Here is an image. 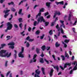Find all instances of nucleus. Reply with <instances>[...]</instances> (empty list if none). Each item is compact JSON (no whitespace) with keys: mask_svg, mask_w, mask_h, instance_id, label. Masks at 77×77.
Segmentation results:
<instances>
[{"mask_svg":"<svg viewBox=\"0 0 77 77\" xmlns=\"http://www.w3.org/2000/svg\"><path fill=\"white\" fill-rule=\"evenodd\" d=\"M7 51L3 49H2L0 51V56L3 57H7V58L9 57L11 55V53H10L9 54H8V52L5 55H3V54H5L6 53Z\"/></svg>","mask_w":77,"mask_h":77,"instance_id":"nucleus-1","label":"nucleus"},{"mask_svg":"<svg viewBox=\"0 0 77 77\" xmlns=\"http://www.w3.org/2000/svg\"><path fill=\"white\" fill-rule=\"evenodd\" d=\"M37 21H38V23H39L40 22V23L42 22H43V23H45V19L44 18V17H43V16H41L38 17Z\"/></svg>","mask_w":77,"mask_h":77,"instance_id":"nucleus-2","label":"nucleus"},{"mask_svg":"<svg viewBox=\"0 0 77 77\" xmlns=\"http://www.w3.org/2000/svg\"><path fill=\"white\" fill-rule=\"evenodd\" d=\"M24 48L22 47L21 49V51L19 54L18 56L19 57H21V58H23V57H24V55L23 54H22V53H24Z\"/></svg>","mask_w":77,"mask_h":77,"instance_id":"nucleus-3","label":"nucleus"},{"mask_svg":"<svg viewBox=\"0 0 77 77\" xmlns=\"http://www.w3.org/2000/svg\"><path fill=\"white\" fill-rule=\"evenodd\" d=\"M8 29L11 30L12 27V24L11 23V22H8L7 24Z\"/></svg>","mask_w":77,"mask_h":77,"instance_id":"nucleus-4","label":"nucleus"},{"mask_svg":"<svg viewBox=\"0 0 77 77\" xmlns=\"http://www.w3.org/2000/svg\"><path fill=\"white\" fill-rule=\"evenodd\" d=\"M67 65H68V66H70L71 65V63H65L64 66V68H66L67 67Z\"/></svg>","mask_w":77,"mask_h":77,"instance_id":"nucleus-5","label":"nucleus"},{"mask_svg":"<svg viewBox=\"0 0 77 77\" xmlns=\"http://www.w3.org/2000/svg\"><path fill=\"white\" fill-rule=\"evenodd\" d=\"M60 15V12L58 13L57 12H56L54 13V15L53 17V18H55V17H56V15Z\"/></svg>","mask_w":77,"mask_h":77,"instance_id":"nucleus-6","label":"nucleus"},{"mask_svg":"<svg viewBox=\"0 0 77 77\" xmlns=\"http://www.w3.org/2000/svg\"><path fill=\"white\" fill-rule=\"evenodd\" d=\"M52 66H53L54 68V69H56L57 72L59 71V66H54V65H53L52 64Z\"/></svg>","mask_w":77,"mask_h":77,"instance_id":"nucleus-7","label":"nucleus"},{"mask_svg":"<svg viewBox=\"0 0 77 77\" xmlns=\"http://www.w3.org/2000/svg\"><path fill=\"white\" fill-rule=\"evenodd\" d=\"M53 72H54V70H53V69H51L49 73L50 77H52L53 74Z\"/></svg>","mask_w":77,"mask_h":77,"instance_id":"nucleus-8","label":"nucleus"},{"mask_svg":"<svg viewBox=\"0 0 77 77\" xmlns=\"http://www.w3.org/2000/svg\"><path fill=\"white\" fill-rule=\"evenodd\" d=\"M35 72L36 73V74H38V75H39L40 74V72H41V71H39V69H37L35 71Z\"/></svg>","mask_w":77,"mask_h":77,"instance_id":"nucleus-9","label":"nucleus"},{"mask_svg":"<svg viewBox=\"0 0 77 77\" xmlns=\"http://www.w3.org/2000/svg\"><path fill=\"white\" fill-rule=\"evenodd\" d=\"M40 62L42 63H44V59L43 58H40Z\"/></svg>","mask_w":77,"mask_h":77,"instance_id":"nucleus-10","label":"nucleus"},{"mask_svg":"<svg viewBox=\"0 0 77 77\" xmlns=\"http://www.w3.org/2000/svg\"><path fill=\"white\" fill-rule=\"evenodd\" d=\"M46 48V47H45V45H44L41 48L42 49V50H43V51H44Z\"/></svg>","mask_w":77,"mask_h":77,"instance_id":"nucleus-11","label":"nucleus"},{"mask_svg":"<svg viewBox=\"0 0 77 77\" xmlns=\"http://www.w3.org/2000/svg\"><path fill=\"white\" fill-rule=\"evenodd\" d=\"M50 3L46 2V6H47L48 8H49L50 7Z\"/></svg>","mask_w":77,"mask_h":77,"instance_id":"nucleus-12","label":"nucleus"},{"mask_svg":"<svg viewBox=\"0 0 77 77\" xmlns=\"http://www.w3.org/2000/svg\"><path fill=\"white\" fill-rule=\"evenodd\" d=\"M56 28L57 29H58V31H59V32H60V27L59 26V24H57L56 26Z\"/></svg>","mask_w":77,"mask_h":77,"instance_id":"nucleus-13","label":"nucleus"},{"mask_svg":"<svg viewBox=\"0 0 77 77\" xmlns=\"http://www.w3.org/2000/svg\"><path fill=\"white\" fill-rule=\"evenodd\" d=\"M45 26L46 27V26H48V25L49 24V22H45Z\"/></svg>","mask_w":77,"mask_h":77,"instance_id":"nucleus-14","label":"nucleus"},{"mask_svg":"<svg viewBox=\"0 0 77 77\" xmlns=\"http://www.w3.org/2000/svg\"><path fill=\"white\" fill-rule=\"evenodd\" d=\"M39 50H40V49L39 48H36V52H37V54H38V53H39Z\"/></svg>","mask_w":77,"mask_h":77,"instance_id":"nucleus-15","label":"nucleus"},{"mask_svg":"<svg viewBox=\"0 0 77 77\" xmlns=\"http://www.w3.org/2000/svg\"><path fill=\"white\" fill-rule=\"evenodd\" d=\"M65 57H67V58H69V55L68 54V53H66V51H65Z\"/></svg>","mask_w":77,"mask_h":77,"instance_id":"nucleus-16","label":"nucleus"},{"mask_svg":"<svg viewBox=\"0 0 77 77\" xmlns=\"http://www.w3.org/2000/svg\"><path fill=\"white\" fill-rule=\"evenodd\" d=\"M42 72L43 74H44V75H45V69L44 68V67H42Z\"/></svg>","mask_w":77,"mask_h":77,"instance_id":"nucleus-17","label":"nucleus"},{"mask_svg":"<svg viewBox=\"0 0 77 77\" xmlns=\"http://www.w3.org/2000/svg\"><path fill=\"white\" fill-rule=\"evenodd\" d=\"M45 10V9H44V8H42L39 11V13L41 14V12H44V10Z\"/></svg>","mask_w":77,"mask_h":77,"instance_id":"nucleus-18","label":"nucleus"},{"mask_svg":"<svg viewBox=\"0 0 77 77\" xmlns=\"http://www.w3.org/2000/svg\"><path fill=\"white\" fill-rule=\"evenodd\" d=\"M8 45H13L14 46L15 45V43L13 42L10 43L8 44Z\"/></svg>","mask_w":77,"mask_h":77,"instance_id":"nucleus-19","label":"nucleus"},{"mask_svg":"<svg viewBox=\"0 0 77 77\" xmlns=\"http://www.w3.org/2000/svg\"><path fill=\"white\" fill-rule=\"evenodd\" d=\"M10 11V10H7L6 11L5 10H4V12H5V14H6L7 13H8Z\"/></svg>","mask_w":77,"mask_h":77,"instance_id":"nucleus-20","label":"nucleus"},{"mask_svg":"<svg viewBox=\"0 0 77 77\" xmlns=\"http://www.w3.org/2000/svg\"><path fill=\"white\" fill-rule=\"evenodd\" d=\"M55 46L56 47H58L60 46V44H58V42H56Z\"/></svg>","mask_w":77,"mask_h":77,"instance_id":"nucleus-21","label":"nucleus"},{"mask_svg":"<svg viewBox=\"0 0 77 77\" xmlns=\"http://www.w3.org/2000/svg\"><path fill=\"white\" fill-rule=\"evenodd\" d=\"M71 14H69V17H68V21H71Z\"/></svg>","mask_w":77,"mask_h":77,"instance_id":"nucleus-22","label":"nucleus"},{"mask_svg":"<svg viewBox=\"0 0 77 77\" xmlns=\"http://www.w3.org/2000/svg\"><path fill=\"white\" fill-rule=\"evenodd\" d=\"M60 22L61 23V24H62V25H61L60 27H62V26H63L64 25V24H63V23L64 22V21H63L62 20H60Z\"/></svg>","mask_w":77,"mask_h":77,"instance_id":"nucleus-23","label":"nucleus"},{"mask_svg":"<svg viewBox=\"0 0 77 77\" xmlns=\"http://www.w3.org/2000/svg\"><path fill=\"white\" fill-rule=\"evenodd\" d=\"M41 14L40 13H38V14H37L36 15V19H37V18H38V17H40V16H41Z\"/></svg>","mask_w":77,"mask_h":77,"instance_id":"nucleus-24","label":"nucleus"},{"mask_svg":"<svg viewBox=\"0 0 77 77\" xmlns=\"http://www.w3.org/2000/svg\"><path fill=\"white\" fill-rule=\"evenodd\" d=\"M8 5H14V3L13 2H11L8 3Z\"/></svg>","mask_w":77,"mask_h":77,"instance_id":"nucleus-25","label":"nucleus"},{"mask_svg":"<svg viewBox=\"0 0 77 77\" xmlns=\"http://www.w3.org/2000/svg\"><path fill=\"white\" fill-rule=\"evenodd\" d=\"M26 47H27V48H28V47H30V44H29V43L27 42L26 44Z\"/></svg>","mask_w":77,"mask_h":77,"instance_id":"nucleus-26","label":"nucleus"},{"mask_svg":"<svg viewBox=\"0 0 77 77\" xmlns=\"http://www.w3.org/2000/svg\"><path fill=\"white\" fill-rule=\"evenodd\" d=\"M49 33L50 35H52L53 34V32L52 31V30H50L49 32Z\"/></svg>","mask_w":77,"mask_h":77,"instance_id":"nucleus-27","label":"nucleus"},{"mask_svg":"<svg viewBox=\"0 0 77 77\" xmlns=\"http://www.w3.org/2000/svg\"><path fill=\"white\" fill-rule=\"evenodd\" d=\"M11 73V71H9L6 74V77H8V75H9V74Z\"/></svg>","mask_w":77,"mask_h":77,"instance_id":"nucleus-28","label":"nucleus"},{"mask_svg":"<svg viewBox=\"0 0 77 77\" xmlns=\"http://www.w3.org/2000/svg\"><path fill=\"white\" fill-rule=\"evenodd\" d=\"M23 19L22 18H19L18 19V20L19 23H21L22 22Z\"/></svg>","mask_w":77,"mask_h":77,"instance_id":"nucleus-29","label":"nucleus"},{"mask_svg":"<svg viewBox=\"0 0 77 77\" xmlns=\"http://www.w3.org/2000/svg\"><path fill=\"white\" fill-rule=\"evenodd\" d=\"M39 33H40V31H39V30H38L35 32V34L36 35H39Z\"/></svg>","mask_w":77,"mask_h":77,"instance_id":"nucleus-30","label":"nucleus"},{"mask_svg":"<svg viewBox=\"0 0 77 77\" xmlns=\"http://www.w3.org/2000/svg\"><path fill=\"white\" fill-rule=\"evenodd\" d=\"M65 43H68L69 42V40L65 39L64 41Z\"/></svg>","mask_w":77,"mask_h":77,"instance_id":"nucleus-31","label":"nucleus"},{"mask_svg":"<svg viewBox=\"0 0 77 77\" xmlns=\"http://www.w3.org/2000/svg\"><path fill=\"white\" fill-rule=\"evenodd\" d=\"M1 48H3V47H4L5 46H6V45L5 44H1Z\"/></svg>","mask_w":77,"mask_h":77,"instance_id":"nucleus-32","label":"nucleus"},{"mask_svg":"<svg viewBox=\"0 0 77 77\" xmlns=\"http://www.w3.org/2000/svg\"><path fill=\"white\" fill-rule=\"evenodd\" d=\"M8 15H9V14L8 13L7 14H5L4 15V18H7V17H8Z\"/></svg>","mask_w":77,"mask_h":77,"instance_id":"nucleus-33","label":"nucleus"},{"mask_svg":"<svg viewBox=\"0 0 77 77\" xmlns=\"http://www.w3.org/2000/svg\"><path fill=\"white\" fill-rule=\"evenodd\" d=\"M21 12H22V9H20L19 11V12H18L19 14V15H21Z\"/></svg>","mask_w":77,"mask_h":77,"instance_id":"nucleus-34","label":"nucleus"},{"mask_svg":"<svg viewBox=\"0 0 77 77\" xmlns=\"http://www.w3.org/2000/svg\"><path fill=\"white\" fill-rule=\"evenodd\" d=\"M60 31L61 33H62V34H63V33H64V32H63V28H61Z\"/></svg>","mask_w":77,"mask_h":77,"instance_id":"nucleus-35","label":"nucleus"},{"mask_svg":"<svg viewBox=\"0 0 77 77\" xmlns=\"http://www.w3.org/2000/svg\"><path fill=\"white\" fill-rule=\"evenodd\" d=\"M36 24H37V21H35L33 23V26H36Z\"/></svg>","mask_w":77,"mask_h":77,"instance_id":"nucleus-36","label":"nucleus"},{"mask_svg":"<svg viewBox=\"0 0 77 77\" xmlns=\"http://www.w3.org/2000/svg\"><path fill=\"white\" fill-rule=\"evenodd\" d=\"M61 57L63 58L62 60H64L65 59V56L63 55H61Z\"/></svg>","mask_w":77,"mask_h":77,"instance_id":"nucleus-37","label":"nucleus"},{"mask_svg":"<svg viewBox=\"0 0 77 77\" xmlns=\"http://www.w3.org/2000/svg\"><path fill=\"white\" fill-rule=\"evenodd\" d=\"M44 15H45V17H46V16H47V15H49V13H48V12H47L46 13H45L44 14Z\"/></svg>","mask_w":77,"mask_h":77,"instance_id":"nucleus-38","label":"nucleus"},{"mask_svg":"<svg viewBox=\"0 0 77 77\" xmlns=\"http://www.w3.org/2000/svg\"><path fill=\"white\" fill-rule=\"evenodd\" d=\"M11 11H12V12H15V11H16L15 9L14 8H11Z\"/></svg>","mask_w":77,"mask_h":77,"instance_id":"nucleus-39","label":"nucleus"},{"mask_svg":"<svg viewBox=\"0 0 77 77\" xmlns=\"http://www.w3.org/2000/svg\"><path fill=\"white\" fill-rule=\"evenodd\" d=\"M35 39L34 38H33L32 39H29V42H32V41H33Z\"/></svg>","mask_w":77,"mask_h":77,"instance_id":"nucleus-40","label":"nucleus"},{"mask_svg":"<svg viewBox=\"0 0 77 77\" xmlns=\"http://www.w3.org/2000/svg\"><path fill=\"white\" fill-rule=\"evenodd\" d=\"M77 66H75L74 68H73V70H74V71H75V70H77Z\"/></svg>","mask_w":77,"mask_h":77,"instance_id":"nucleus-41","label":"nucleus"},{"mask_svg":"<svg viewBox=\"0 0 77 77\" xmlns=\"http://www.w3.org/2000/svg\"><path fill=\"white\" fill-rule=\"evenodd\" d=\"M8 61H6L5 62V66H6V67H7V66H8Z\"/></svg>","mask_w":77,"mask_h":77,"instance_id":"nucleus-42","label":"nucleus"},{"mask_svg":"<svg viewBox=\"0 0 77 77\" xmlns=\"http://www.w3.org/2000/svg\"><path fill=\"white\" fill-rule=\"evenodd\" d=\"M36 56H37V55L36 54H34L33 56V59H36Z\"/></svg>","mask_w":77,"mask_h":77,"instance_id":"nucleus-43","label":"nucleus"},{"mask_svg":"<svg viewBox=\"0 0 77 77\" xmlns=\"http://www.w3.org/2000/svg\"><path fill=\"white\" fill-rule=\"evenodd\" d=\"M45 61L46 62H47V64H49V61H48L46 59H44Z\"/></svg>","mask_w":77,"mask_h":77,"instance_id":"nucleus-44","label":"nucleus"},{"mask_svg":"<svg viewBox=\"0 0 77 77\" xmlns=\"http://www.w3.org/2000/svg\"><path fill=\"white\" fill-rule=\"evenodd\" d=\"M44 34H43L42 36H40V39H43V38H44Z\"/></svg>","mask_w":77,"mask_h":77,"instance_id":"nucleus-45","label":"nucleus"},{"mask_svg":"<svg viewBox=\"0 0 77 77\" xmlns=\"http://www.w3.org/2000/svg\"><path fill=\"white\" fill-rule=\"evenodd\" d=\"M11 38V36H7V38H8L7 40H9V39H10V38Z\"/></svg>","mask_w":77,"mask_h":77,"instance_id":"nucleus-46","label":"nucleus"},{"mask_svg":"<svg viewBox=\"0 0 77 77\" xmlns=\"http://www.w3.org/2000/svg\"><path fill=\"white\" fill-rule=\"evenodd\" d=\"M14 26L15 28H18V26L17 24H15L14 25Z\"/></svg>","mask_w":77,"mask_h":77,"instance_id":"nucleus-47","label":"nucleus"},{"mask_svg":"<svg viewBox=\"0 0 77 77\" xmlns=\"http://www.w3.org/2000/svg\"><path fill=\"white\" fill-rule=\"evenodd\" d=\"M47 51H48V50H50V46H47Z\"/></svg>","mask_w":77,"mask_h":77,"instance_id":"nucleus-48","label":"nucleus"},{"mask_svg":"<svg viewBox=\"0 0 77 77\" xmlns=\"http://www.w3.org/2000/svg\"><path fill=\"white\" fill-rule=\"evenodd\" d=\"M28 30L29 32H30V31H31V30H32V28L29 27L28 28Z\"/></svg>","mask_w":77,"mask_h":77,"instance_id":"nucleus-49","label":"nucleus"},{"mask_svg":"<svg viewBox=\"0 0 77 77\" xmlns=\"http://www.w3.org/2000/svg\"><path fill=\"white\" fill-rule=\"evenodd\" d=\"M63 3H64L63 1L60 2V5H63Z\"/></svg>","mask_w":77,"mask_h":77,"instance_id":"nucleus-50","label":"nucleus"},{"mask_svg":"<svg viewBox=\"0 0 77 77\" xmlns=\"http://www.w3.org/2000/svg\"><path fill=\"white\" fill-rule=\"evenodd\" d=\"M73 73V70L72 69L70 71L69 74H72V73Z\"/></svg>","mask_w":77,"mask_h":77,"instance_id":"nucleus-51","label":"nucleus"},{"mask_svg":"<svg viewBox=\"0 0 77 77\" xmlns=\"http://www.w3.org/2000/svg\"><path fill=\"white\" fill-rule=\"evenodd\" d=\"M40 77V76L38 75H37V74H35L34 75V77Z\"/></svg>","mask_w":77,"mask_h":77,"instance_id":"nucleus-52","label":"nucleus"},{"mask_svg":"<svg viewBox=\"0 0 77 77\" xmlns=\"http://www.w3.org/2000/svg\"><path fill=\"white\" fill-rule=\"evenodd\" d=\"M30 39V37H29V36H28V37H27L26 38V40L27 41H29V39Z\"/></svg>","mask_w":77,"mask_h":77,"instance_id":"nucleus-53","label":"nucleus"},{"mask_svg":"<svg viewBox=\"0 0 77 77\" xmlns=\"http://www.w3.org/2000/svg\"><path fill=\"white\" fill-rule=\"evenodd\" d=\"M19 27L20 28L22 29V23H20L19 24Z\"/></svg>","mask_w":77,"mask_h":77,"instance_id":"nucleus-54","label":"nucleus"},{"mask_svg":"<svg viewBox=\"0 0 77 77\" xmlns=\"http://www.w3.org/2000/svg\"><path fill=\"white\" fill-rule=\"evenodd\" d=\"M60 68H61V69H62L63 70H64V67L63 68V67H62V66H60Z\"/></svg>","mask_w":77,"mask_h":77,"instance_id":"nucleus-55","label":"nucleus"},{"mask_svg":"<svg viewBox=\"0 0 77 77\" xmlns=\"http://www.w3.org/2000/svg\"><path fill=\"white\" fill-rule=\"evenodd\" d=\"M5 2V0H0V3L1 4L3 3V2Z\"/></svg>","mask_w":77,"mask_h":77,"instance_id":"nucleus-56","label":"nucleus"},{"mask_svg":"<svg viewBox=\"0 0 77 77\" xmlns=\"http://www.w3.org/2000/svg\"><path fill=\"white\" fill-rule=\"evenodd\" d=\"M77 20H75V23L73 24V25H74V26H75V25H76V23H77Z\"/></svg>","mask_w":77,"mask_h":77,"instance_id":"nucleus-57","label":"nucleus"},{"mask_svg":"<svg viewBox=\"0 0 77 77\" xmlns=\"http://www.w3.org/2000/svg\"><path fill=\"white\" fill-rule=\"evenodd\" d=\"M9 48H12V49H14V46H9Z\"/></svg>","mask_w":77,"mask_h":77,"instance_id":"nucleus-58","label":"nucleus"},{"mask_svg":"<svg viewBox=\"0 0 77 77\" xmlns=\"http://www.w3.org/2000/svg\"><path fill=\"white\" fill-rule=\"evenodd\" d=\"M26 27H27V25L25 24L24 27V30L26 29Z\"/></svg>","mask_w":77,"mask_h":77,"instance_id":"nucleus-59","label":"nucleus"},{"mask_svg":"<svg viewBox=\"0 0 77 77\" xmlns=\"http://www.w3.org/2000/svg\"><path fill=\"white\" fill-rule=\"evenodd\" d=\"M14 57L15 59H16L17 58V54H15L14 55Z\"/></svg>","mask_w":77,"mask_h":77,"instance_id":"nucleus-60","label":"nucleus"},{"mask_svg":"<svg viewBox=\"0 0 77 77\" xmlns=\"http://www.w3.org/2000/svg\"><path fill=\"white\" fill-rule=\"evenodd\" d=\"M54 22H52L51 23V26H54Z\"/></svg>","mask_w":77,"mask_h":77,"instance_id":"nucleus-61","label":"nucleus"},{"mask_svg":"<svg viewBox=\"0 0 77 77\" xmlns=\"http://www.w3.org/2000/svg\"><path fill=\"white\" fill-rule=\"evenodd\" d=\"M41 56L42 57H43L44 56V54H43V53L42 52V55L41 56Z\"/></svg>","mask_w":77,"mask_h":77,"instance_id":"nucleus-62","label":"nucleus"},{"mask_svg":"<svg viewBox=\"0 0 77 77\" xmlns=\"http://www.w3.org/2000/svg\"><path fill=\"white\" fill-rule=\"evenodd\" d=\"M50 18V15H48L47 16V18L48 19V18Z\"/></svg>","mask_w":77,"mask_h":77,"instance_id":"nucleus-63","label":"nucleus"},{"mask_svg":"<svg viewBox=\"0 0 77 77\" xmlns=\"http://www.w3.org/2000/svg\"><path fill=\"white\" fill-rule=\"evenodd\" d=\"M72 60H74V56H73L72 57Z\"/></svg>","mask_w":77,"mask_h":77,"instance_id":"nucleus-64","label":"nucleus"}]
</instances>
